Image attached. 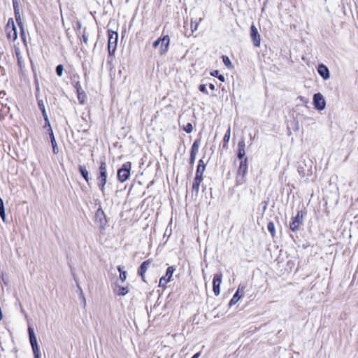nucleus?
Segmentation results:
<instances>
[{"label":"nucleus","instance_id":"f257e3e1","mask_svg":"<svg viewBox=\"0 0 358 358\" xmlns=\"http://www.w3.org/2000/svg\"><path fill=\"white\" fill-rule=\"evenodd\" d=\"M248 172V159L244 158L240 162L239 167L237 171V175L236 178V185H241L245 181V175Z\"/></svg>","mask_w":358,"mask_h":358},{"label":"nucleus","instance_id":"f03ea898","mask_svg":"<svg viewBox=\"0 0 358 358\" xmlns=\"http://www.w3.org/2000/svg\"><path fill=\"white\" fill-rule=\"evenodd\" d=\"M97 181L100 190L103 194H104L105 187L107 182V164L105 162H101Z\"/></svg>","mask_w":358,"mask_h":358},{"label":"nucleus","instance_id":"7ed1b4c3","mask_svg":"<svg viewBox=\"0 0 358 358\" xmlns=\"http://www.w3.org/2000/svg\"><path fill=\"white\" fill-rule=\"evenodd\" d=\"M169 44H170V38H169V35H164L162 37L159 38L155 41H154L152 46H153V48H156L159 45H161L160 48H159V55H164L168 52Z\"/></svg>","mask_w":358,"mask_h":358},{"label":"nucleus","instance_id":"20e7f679","mask_svg":"<svg viewBox=\"0 0 358 358\" xmlns=\"http://www.w3.org/2000/svg\"><path fill=\"white\" fill-rule=\"evenodd\" d=\"M131 168V163L128 162L124 163L117 171V179L120 182H123L129 178Z\"/></svg>","mask_w":358,"mask_h":358},{"label":"nucleus","instance_id":"39448f33","mask_svg":"<svg viewBox=\"0 0 358 358\" xmlns=\"http://www.w3.org/2000/svg\"><path fill=\"white\" fill-rule=\"evenodd\" d=\"M108 50L110 55L114 54L117 44L118 34L117 32L108 30Z\"/></svg>","mask_w":358,"mask_h":358},{"label":"nucleus","instance_id":"423d86ee","mask_svg":"<svg viewBox=\"0 0 358 358\" xmlns=\"http://www.w3.org/2000/svg\"><path fill=\"white\" fill-rule=\"evenodd\" d=\"M6 36L8 40L15 41L17 38V29L12 18L8 20L5 28Z\"/></svg>","mask_w":358,"mask_h":358},{"label":"nucleus","instance_id":"0eeeda50","mask_svg":"<svg viewBox=\"0 0 358 358\" xmlns=\"http://www.w3.org/2000/svg\"><path fill=\"white\" fill-rule=\"evenodd\" d=\"M30 343L32 347L34 358H41V353L37 343L36 338L34 332V329L29 327L28 329Z\"/></svg>","mask_w":358,"mask_h":358},{"label":"nucleus","instance_id":"6e6552de","mask_svg":"<svg viewBox=\"0 0 358 358\" xmlns=\"http://www.w3.org/2000/svg\"><path fill=\"white\" fill-rule=\"evenodd\" d=\"M303 215L302 211H298L296 216L292 218L289 228L292 231H296L301 225L303 224Z\"/></svg>","mask_w":358,"mask_h":358},{"label":"nucleus","instance_id":"1a4fd4ad","mask_svg":"<svg viewBox=\"0 0 358 358\" xmlns=\"http://www.w3.org/2000/svg\"><path fill=\"white\" fill-rule=\"evenodd\" d=\"M313 104L316 109L323 110L326 106V101L323 95L320 93H316L313 96Z\"/></svg>","mask_w":358,"mask_h":358},{"label":"nucleus","instance_id":"9d476101","mask_svg":"<svg viewBox=\"0 0 358 358\" xmlns=\"http://www.w3.org/2000/svg\"><path fill=\"white\" fill-rule=\"evenodd\" d=\"M222 273L215 274L213 279V290L215 296L220 293V285L222 283Z\"/></svg>","mask_w":358,"mask_h":358},{"label":"nucleus","instance_id":"9b49d317","mask_svg":"<svg viewBox=\"0 0 358 358\" xmlns=\"http://www.w3.org/2000/svg\"><path fill=\"white\" fill-rule=\"evenodd\" d=\"M95 220L96 222L99 224L100 227H103L107 223L106 215L101 206L95 213Z\"/></svg>","mask_w":358,"mask_h":358},{"label":"nucleus","instance_id":"f8f14e48","mask_svg":"<svg viewBox=\"0 0 358 358\" xmlns=\"http://www.w3.org/2000/svg\"><path fill=\"white\" fill-rule=\"evenodd\" d=\"M174 271H175V268L173 266L168 267L166 272V275L159 279V287H164L166 286V285L169 282L171 281V279L173 276V273Z\"/></svg>","mask_w":358,"mask_h":358},{"label":"nucleus","instance_id":"ddd939ff","mask_svg":"<svg viewBox=\"0 0 358 358\" xmlns=\"http://www.w3.org/2000/svg\"><path fill=\"white\" fill-rule=\"evenodd\" d=\"M250 37L252 40L253 45L255 47H259L261 41L260 35L254 24H252L250 27Z\"/></svg>","mask_w":358,"mask_h":358},{"label":"nucleus","instance_id":"4468645a","mask_svg":"<svg viewBox=\"0 0 358 358\" xmlns=\"http://www.w3.org/2000/svg\"><path fill=\"white\" fill-rule=\"evenodd\" d=\"M49 127L48 130H50L49 135H50V138L51 144H52V146L53 153L54 154H57L59 152V148L57 146V142H56V140H55L53 131H52V130L50 128V123H49V122L48 120V118L46 117V127Z\"/></svg>","mask_w":358,"mask_h":358},{"label":"nucleus","instance_id":"2eb2a0df","mask_svg":"<svg viewBox=\"0 0 358 358\" xmlns=\"http://www.w3.org/2000/svg\"><path fill=\"white\" fill-rule=\"evenodd\" d=\"M151 263H152L151 259H148V260L143 262L141 264V266L138 270V274L141 276L142 280L143 281H145V273L146 271L148 270V267L150 266V265L151 264Z\"/></svg>","mask_w":358,"mask_h":358},{"label":"nucleus","instance_id":"dca6fc26","mask_svg":"<svg viewBox=\"0 0 358 358\" xmlns=\"http://www.w3.org/2000/svg\"><path fill=\"white\" fill-rule=\"evenodd\" d=\"M317 72L319 75L324 80L329 78L330 73L329 69L324 64H320L318 66Z\"/></svg>","mask_w":358,"mask_h":358},{"label":"nucleus","instance_id":"f3484780","mask_svg":"<svg viewBox=\"0 0 358 358\" xmlns=\"http://www.w3.org/2000/svg\"><path fill=\"white\" fill-rule=\"evenodd\" d=\"M203 180V178H199V176H195L194 179V182H193V185H192V191L196 193V194H197L199 193V188H200V185H201V182H202Z\"/></svg>","mask_w":358,"mask_h":358},{"label":"nucleus","instance_id":"a211bd4d","mask_svg":"<svg viewBox=\"0 0 358 358\" xmlns=\"http://www.w3.org/2000/svg\"><path fill=\"white\" fill-rule=\"evenodd\" d=\"M79 171L81 174V176L84 178L85 181L89 183L90 181V177H89V172L86 169V166L84 165H79L78 166Z\"/></svg>","mask_w":358,"mask_h":358},{"label":"nucleus","instance_id":"6ab92c4d","mask_svg":"<svg viewBox=\"0 0 358 358\" xmlns=\"http://www.w3.org/2000/svg\"><path fill=\"white\" fill-rule=\"evenodd\" d=\"M38 91H39V87H38V83H36V98L38 99V106L41 110L42 114L45 117V106L43 103V100L42 99H40Z\"/></svg>","mask_w":358,"mask_h":358},{"label":"nucleus","instance_id":"aec40b11","mask_svg":"<svg viewBox=\"0 0 358 358\" xmlns=\"http://www.w3.org/2000/svg\"><path fill=\"white\" fill-rule=\"evenodd\" d=\"M15 20H16L18 26L21 29V36L23 38L24 33V30H23V27H22V22L20 11V12L17 11L16 13H15Z\"/></svg>","mask_w":358,"mask_h":358},{"label":"nucleus","instance_id":"412c9836","mask_svg":"<svg viewBox=\"0 0 358 358\" xmlns=\"http://www.w3.org/2000/svg\"><path fill=\"white\" fill-rule=\"evenodd\" d=\"M230 137H231V127H229L228 129L227 130L225 134H224V136L223 138V142H224V144H223V148L224 149H227L228 148V145H227V143L229 142V139H230Z\"/></svg>","mask_w":358,"mask_h":358},{"label":"nucleus","instance_id":"4be33fe9","mask_svg":"<svg viewBox=\"0 0 358 358\" xmlns=\"http://www.w3.org/2000/svg\"><path fill=\"white\" fill-rule=\"evenodd\" d=\"M128 292H129V289H128V287H127L117 286L116 287V289H115V292L118 296H124L128 293Z\"/></svg>","mask_w":358,"mask_h":358},{"label":"nucleus","instance_id":"5701e85b","mask_svg":"<svg viewBox=\"0 0 358 358\" xmlns=\"http://www.w3.org/2000/svg\"><path fill=\"white\" fill-rule=\"evenodd\" d=\"M0 217H1L2 220L6 222L4 203L1 198H0Z\"/></svg>","mask_w":358,"mask_h":358},{"label":"nucleus","instance_id":"b1692460","mask_svg":"<svg viewBox=\"0 0 358 358\" xmlns=\"http://www.w3.org/2000/svg\"><path fill=\"white\" fill-rule=\"evenodd\" d=\"M199 140L196 139L192 144L191 148V152L192 154L196 155L199 151Z\"/></svg>","mask_w":358,"mask_h":358},{"label":"nucleus","instance_id":"393cba45","mask_svg":"<svg viewBox=\"0 0 358 358\" xmlns=\"http://www.w3.org/2000/svg\"><path fill=\"white\" fill-rule=\"evenodd\" d=\"M241 298V296H240L238 293H235L234 295L233 296L232 299L229 301V306H232L235 305Z\"/></svg>","mask_w":358,"mask_h":358},{"label":"nucleus","instance_id":"a878e982","mask_svg":"<svg viewBox=\"0 0 358 358\" xmlns=\"http://www.w3.org/2000/svg\"><path fill=\"white\" fill-rule=\"evenodd\" d=\"M78 99L80 104H84L87 99V94L85 92L80 93V94H78Z\"/></svg>","mask_w":358,"mask_h":358},{"label":"nucleus","instance_id":"bb28decb","mask_svg":"<svg viewBox=\"0 0 358 358\" xmlns=\"http://www.w3.org/2000/svg\"><path fill=\"white\" fill-rule=\"evenodd\" d=\"M267 229L271 233V236L273 237L275 232L274 223L272 222H268L267 225Z\"/></svg>","mask_w":358,"mask_h":358},{"label":"nucleus","instance_id":"cd10ccee","mask_svg":"<svg viewBox=\"0 0 358 358\" xmlns=\"http://www.w3.org/2000/svg\"><path fill=\"white\" fill-rule=\"evenodd\" d=\"M15 54L16 55V57H17V62H18V64L20 66H21V63H22V56L20 55V49L18 48H15Z\"/></svg>","mask_w":358,"mask_h":358},{"label":"nucleus","instance_id":"c85d7f7f","mask_svg":"<svg viewBox=\"0 0 358 358\" xmlns=\"http://www.w3.org/2000/svg\"><path fill=\"white\" fill-rule=\"evenodd\" d=\"M205 168L206 167L201 168L200 166H197L195 176H197V177L199 176V178H203V174L205 171Z\"/></svg>","mask_w":358,"mask_h":358},{"label":"nucleus","instance_id":"c756f323","mask_svg":"<svg viewBox=\"0 0 358 358\" xmlns=\"http://www.w3.org/2000/svg\"><path fill=\"white\" fill-rule=\"evenodd\" d=\"M63 71H64L63 65L59 64V65L57 66V67H56V73H57V75L59 77L62 76Z\"/></svg>","mask_w":358,"mask_h":358},{"label":"nucleus","instance_id":"7c9ffc66","mask_svg":"<svg viewBox=\"0 0 358 358\" xmlns=\"http://www.w3.org/2000/svg\"><path fill=\"white\" fill-rule=\"evenodd\" d=\"M78 288L80 291V294H79L80 299L82 300V301H84V308H85V306L87 305L86 299H85V297L83 294V290L79 285H78Z\"/></svg>","mask_w":358,"mask_h":358},{"label":"nucleus","instance_id":"2f4dec72","mask_svg":"<svg viewBox=\"0 0 358 358\" xmlns=\"http://www.w3.org/2000/svg\"><path fill=\"white\" fill-rule=\"evenodd\" d=\"M222 60L225 66H227V67L232 66L231 62L227 56H222Z\"/></svg>","mask_w":358,"mask_h":358},{"label":"nucleus","instance_id":"473e14b6","mask_svg":"<svg viewBox=\"0 0 358 358\" xmlns=\"http://www.w3.org/2000/svg\"><path fill=\"white\" fill-rule=\"evenodd\" d=\"M245 155V149H238V158L241 159H243Z\"/></svg>","mask_w":358,"mask_h":358},{"label":"nucleus","instance_id":"72a5a7b5","mask_svg":"<svg viewBox=\"0 0 358 358\" xmlns=\"http://www.w3.org/2000/svg\"><path fill=\"white\" fill-rule=\"evenodd\" d=\"M184 130L187 132V133H191L193 130V127L191 123H187L185 127H184Z\"/></svg>","mask_w":358,"mask_h":358},{"label":"nucleus","instance_id":"f704fd0d","mask_svg":"<svg viewBox=\"0 0 358 358\" xmlns=\"http://www.w3.org/2000/svg\"><path fill=\"white\" fill-rule=\"evenodd\" d=\"M199 90L200 92L204 93V94H208V92L206 89V86L205 85H200L199 87Z\"/></svg>","mask_w":358,"mask_h":358},{"label":"nucleus","instance_id":"c9c22d12","mask_svg":"<svg viewBox=\"0 0 358 358\" xmlns=\"http://www.w3.org/2000/svg\"><path fill=\"white\" fill-rule=\"evenodd\" d=\"M13 1L14 12L15 13H16L17 11L20 12V8H19L18 2L16 0H13Z\"/></svg>","mask_w":358,"mask_h":358},{"label":"nucleus","instance_id":"e433bc0d","mask_svg":"<svg viewBox=\"0 0 358 358\" xmlns=\"http://www.w3.org/2000/svg\"><path fill=\"white\" fill-rule=\"evenodd\" d=\"M127 278V272L126 271H121V273H120V279L122 282H124Z\"/></svg>","mask_w":358,"mask_h":358},{"label":"nucleus","instance_id":"4c0bfd02","mask_svg":"<svg viewBox=\"0 0 358 358\" xmlns=\"http://www.w3.org/2000/svg\"><path fill=\"white\" fill-rule=\"evenodd\" d=\"M196 155L190 153L189 164L193 165L195 162Z\"/></svg>","mask_w":358,"mask_h":358},{"label":"nucleus","instance_id":"58836bf2","mask_svg":"<svg viewBox=\"0 0 358 358\" xmlns=\"http://www.w3.org/2000/svg\"><path fill=\"white\" fill-rule=\"evenodd\" d=\"M245 143L244 140H241L238 143V149H245Z\"/></svg>","mask_w":358,"mask_h":358},{"label":"nucleus","instance_id":"ea45409f","mask_svg":"<svg viewBox=\"0 0 358 358\" xmlns=\"http://www.w3.org/2000/svg\"><path fill=\"white\" fill-rule=\"evenodd\" d=\"M198 26H199V22L195 23L194 25H193V23H192V24H191L192 31L194 32V31H196L198 28Z\"/></svg>","mask_w":358,"mask_h":358},{"label":"nucleus","instance_id":"a19ab883","mask_svg":"<svg viewBox=\"0 0 358 358\" xmlns=\"http://www.w3.org/2000/svg\"><path fill=\"white\" fill-rule=\"evenodd\" d=\"M210 75L212 76H214V77H218V76L220 75V73H219V71L217 70H215L213 71V72L210 73Z\"/></svg>","mask_w":358,"mask_h":358},{"label":"nucleus","instance_id":"79ce46f5","mask_svg":"<svg viewBox=\"0 0 358 358\" xmlns=\"http://www.w3.org/2000/svg\"><path fill=\"white\" fill-rule=\"evenodd\" d=\"M74 87L76 90H79V89L82 88L81 85L79 81L76 82Z\"/></svg>","mask_w":358,"mask_h":358},{"label":"nucleus","instance_id":"37998d69","mask_svg":"<svg viewBox=\"0 0 358 358\" xmlns=\"http://www.w3.org/2000/svg\"><path fill=\"white\" fill-rule=\"evenodd\" d=\"M200 166L201 168V167H206V164H205V163H204V162H203V159H200V160L199 161V164H198V166Z\"/></svg>","mask_w":358,"mask_h":358},{"label":"nucleus","instance_id":"c03bdc74","mask_svg":"<svg viewBox=\"0 0 358 358\" xmlns=\"http://www.w3.org/2000/svg\"><path fill=\"white\" fill-rule=\"evenodd\" d=\"M243 289H244V287L239 285L236 293H238L239 294L240 292H243Z\"/></svg>","mask_w":358,"mask_h":358},{"label":"nucleus","instance_id":"a18cd8bd","mask_svg":"<svg viewBox=\"0 0 358 358\" xmlns=\"http://www.w3.org/2000/svg\"><path fill=\"white\" fill-rule=\"evenodd\" d=\"M217 78H218L220 81H222V82H224V80H225L224 76L223 75H221V74H220V75L218 76Z\"/></svg>","mask_w":358,"mask_h":358},{"label":"nucleus","instance_id":"49530a36","mask_svg":"<svg viewBox=\"0 0 358 358\" xmlns=\"http://www.w3.org/2000/svg\"><path fill=\"white\" fill-rule=\"evenodd\" d=\"M200 355H201V352H197L195 355H194L192 358H199L200 357Z\"/></svg>","mask_w":358,"mask_h":358},{"label":"nucleus","instance_id":"de8ad7c7","mask_svg":"<svg viewBox=\"0 0 358 358\" xmlns=\"http://www.w3.org/2000/svg\"><path fill=\"white\" fill-rule=\"evenodd\" d=\"M76 92H77V95H78V94H80V93H83L85 92L83 90V88H80V89H79V90H76Z\"/></svg>","mask_w":358,"mask_h":358},{"label":"nucleus","instance_id":"09e8293b","mask_svg":"<svg viewBox=\"0 0 358 358\" xmlns=\"http://www.w3.org/2000/svg\"><path fill=\"white\" fill-rule=\"evenodd\" d=\"M117 269H118L120 273H121V271H123V267H122L121 266H117Z\"/></svg>","mask_w":358,"mask_h":358},{"label":"nucleus","instance_id":"8fccbe9b","mask_svg":"<svg viewBox=\"0 0 358 358\" xmlns=\"http://www.w3.org/2000/svg\"><path fill=\"white\" fill-rule=\"evenodd\" d=\"M209 87L211 89V90H214L215 89V85L213 84H210L209 85Z\"/></svg>","mask_w":358,"mask_h":358},{"label":"nucleus","instance_id":"3c124183","mask_svg":"<svg viewBox=\"0 0 358 358\" xmlns=\"http://www.w3.org/2000/svg\"><path fill=\"white\" fill-rule=\"evenodd\" d=\"M83 41L85 43H87V38L85 36H83Z\"/></svg>","mask_w":358,"mask_h":358}]
</instances>
